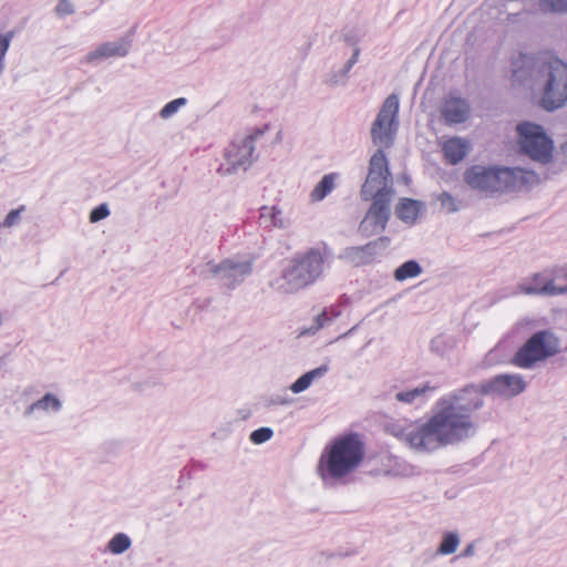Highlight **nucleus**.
Here are the masks:
<instances>
[{"label":"nucleus","mask_w":567,"mask_h":567,"mask_svg":"<svg viewBox=\"0 0 567 567\" xmlns=\"http://www.w3.org/2000/svg\"><path fill=\"white\" fill-rule=\"evenodd\" d=\"M326 371H327V368L321 367V368H317L315 370H311V371L305 373L303 375H301L299 379H297L292 383V385L290 388L291 391L295 393H300V392L305 391L306 389L309 388V385L311 384V382L315 378L321 377Z\"/></svg>","instance_id":"nucleus-22"},{"label":"nucleus","mask_w":567,"mask_h":567,"mask_svg":"<svg viewBox=\"0 0 567 567\" xmlns=\"http://www.w3.org/2000/svg\"><path fill=\"white\" fill-rule=\"evenodd\" d=\"M61 409L62 401L53 393H45L27 406L23 411V416L27 419L40 420L59 413Z\"/></svg>","instance_id":"nucleus-12"},{"label":"nucleus","mask_w":567,"mask_h":567,"mask_svg":"<svg viewBox=\"0 0 567 567\" xmlns=\"http://www.w3.org/2000/svg\"><path fill=\"white\" fill-rule=\"evenodd\" d=\"M110 215V210L106 204H101L95 207L90 214V221L97 223Z\"/></svg>","instance_id":"nucleus-32"},{"label":"nucleus","mask_w":567,"mask_h":567,"mask_svg":"<svg viewBox=\"0 0 567 567\" xmlns=\"http://www.w3.org/2000/svg\"><path fill=\"white\" fill-rule=\"evenodd\" d=\"M126 51L121 45H115L112 43L102 44L95 52L94 56H114V55H124Z\"/></svg>","instance_id":"nucleus-27"},{"label":"nucleus","mask_w":567,"mask_h":567,"mask_svg":"<svg viewBox=\"0 0 567 567\" xmlns=\"http://www.w3.org/2000/svg\"><path fill=\"white\" fill-rule=\"evenodd\" d=\"M551 285L545 288L553 296L567 293V265L550 268Z\"/></svg>","instance_id":"nucleus-19"},{"label":"nucleus","mask_w":567,"mask_h":567,"mask_svg":"<svg viewBox=\"0 0 567 567\" xmlns=\"http://www.w3.org/2000/svg\"><path fill=\"white\" fill-rule=\"evenodd\" d=\"M372 204L359 225V231L363 237H371L382 233L390 219L391 198L386 194L370 197Z\"/></svg>","instance_id":"nucleus-10"},{"label":"nucleus","mask_w":567,"mask_h":567,"mask_svg":"<svg viewBox=\"0 0 567 567\" xmlns=\"http://www.w3.org/2000/svg\"><path fill=\"white\" fill-rule=\"evenodd\" d=\"M264 133L261 130H257L254 134H250L239 141H234L226 150V158L228 163L235 168L243 166L250 161L254 152V141Z\"/></svg>","instance_id":"nucleus-11"},{"label":"nucleus","mask_w":567,"mask_h":567,"mask_svg":"<svg viewBox=\"0 0 567 567\" xmlns=\"http://www.w3.org/2000/svg\"><path fill=\"white\" fill-rule=\"evenodd\" d=\"M442 150L446 162L455 165L466 156L470 144L464 138L451 137L444 142Z\"/></svg>","instance_id":"nucleus-16"},{"label":"nucleus","mask_w":567,"mask_h":567,"mask_svg":"<svg viewBox=\"0 0 567 567\" xmlns=\"http://www.w3.org/2000/svg\"><path fill=\"white\" fill-rule=\"evenodd\" d=\"M470 113L468 103L456 96L446 97L441 109V114L449 124L464 123L470 117Z\"/></svg>","instance_id":"nucleus-13"},{"label":"nucleus","mask_w":567,"mask_h":567,"mask_svg":"<svg viewBox=\"0 0 567 567\" xmlns=\"http://www.w3.org/2000/svg\"><path fill=\"white\" fill-rule=\"evenodd\" d=\"M390 171L388 159L382 150L377 151L370 158L369 173L361 188V197L369 200L373 195L386 194L392 197V189L389 187Z\"/></svg>","instance_id":"nucleus-9"},{"label":"nucleus","mask_w":567,"mask_h":567,"mask_svg":"<svg viewBox=\"0 0 567 567\" xmlns=\"http://www.w3.org/2000/svg\"><path fill=\"white\" fill-rule=\"evenodd\" d=\"M34 391L33 388H27L24 391H23V395L25 396H29L32 394V392Z\"/></svg>","instance_id":"nucleus-36"},{"label":"nucleus","mask_w":567,"mask_h":567,"mask_svg":"<svg viewBox=\"0 0 567 567\" xmlns=\"http://www.w3.org/2000/svg\"><path fill=\"white\" fill-rule=\"evenodd\" d=\"M540 6L546 12H563L567 10V0H540Z\"/></svg>","instance_id":"nucleus-28"},{"label":"nucleus","mask_w":567,"mask_h":567,"mask_svg":"<svg viewBox=\"0 0 567 567\" xmlns=\"http://www.w3.org/2000/svg\"><path fill=\"white\" fill-rule=\"evenodd\" d=\"M440 199H441L442 205L444 207H447L449 212H455L457 209L456 205H455V200L452 195H450L447 193H443L441 195Z\"/></svg>","instance_id":"nucleus-34"},{"label":"nucleus","mask_w":567,"mask_h":567,"mask_svg":"<svg viewBox=\"0 0 567 567\" xmlns=\"http://www.w3.org/2000/svg\"><path fill=\"white\" fill-rule=\"evenodd\" d=\"M329 254L326 246L309 249L293 260L292 266L285 275L286 279L298 288L313 282L321 275L324 260Z\"/></svg>","instance_id":"nucleus-5"},{"label":"nucleus","mask_w":567,"mask_h":567,"mask_svg":"<svg viewBox=\"0 0 567 567\" xmlns=\"http://www.w3.org/2000/svg\"><path fill=\"white\" fill-rule=\"evenodd\" d=\"M327 315L324 312H322L321 315L318 316L317 320L319 322V327H321L323 323L322 321L327 320Z\"/></svg>","instance_id":"nucleus-35"},{"label":"nucleus","mask_w":567,"mask_h":567,"mask_svg":"<svg viewBox=\"0 0 567 567\" xmlns=\"http://www.w3.org/2000/svg\"><path fill=\"white\" fill-rule=\"evenodd\" d=\"M526 383L518 374H499L476 386L466 385L440 398L426 421H396L389 432L416 451L432 452L468 439L475 432L472 414L484 405L485 394L515 396Z\"/></svg>","instance_id":"nucleus-1"},{"label":"nucleus","mask_w":567,"mask_h":567,"mask_svg":"<svg viewBox=\"0 0 567 567\" xmlns=\"http://www.w3.org/2000/svg\"><path fill=\"white\" fill-rule=\"evenodd\" d=\"M251 270L250 262H234L231 260H224L219 265L212 268V272L214 275L219 272H227L230 277H235L237 275L244 276L249 274Z\"/></svg>","instance_id":"nucleus-21"},{"label":"nucleus","mask_w":567,"mask_h":567,"mask_svg":"<svg viewBox=\"0 0 567 567\" xmlns=\"http://www.w3.org/2000/svg\"><path fill=\"white\" fill-rule=\"evenodd\" d=\"M278 214H280V212L276 207L264 206L260 209V223L266 227L281 226V221L277 220Z\"/></svg>","instance_id":"nucleus-24"},{"label":"nucleus","mask_w":567,"mask_h":567,"mask_svg":"<svg viewBox=\"0 0 567 567\" xmlns=\"http://www.w3.org/2000/svg\"><path fill=\"white\" fill-rule=\"evenodd\" d=\"M435 390H437V386L424 383L414 389L398 392L395 394V399L396 401L405 404L423 403Z\"/></svg>","instance_id":"nucleus-17"},{"label":"nucleus","mask_w":567,"mask_h":567,"mask_svg":"<svg viewBox=\"0 0 567 567\" xmlns=\"http://www.w3.org/2000/svg\"><path fill=\"white\" fill-rule=\"evenodd\" d=\"M458 537L454 533H447L439 547L437 553L441 555H450L453 554L458 546Z\"/></svg>","instance_id":"nucleus-25"},{"label":"nucleus","mask_w":567,"mask_h":567,"mask_svg":"<svg viewBox=\"0 0 567 567\" xmlns=\"http://www.w3.org/2000/svg\"><path fill=\"white\" fill-rule=\"evenodd\" d=\"M364 442L358 433L334 437L324 449L318 463L323 480H341L354 472L364 460Z\"/></svg>","instance_id":"nucleus-2"},{"label":"nucleus","mask_w":567,"mask_h":567,"mask_svg":"<svg viewBox=\"0 0 567 567\" xmlns=\"http://www.w3.org/2000/svg\"><path fill=\"white\" fill-rule=\"evenodd\" d=\"M421 212V203L411 198H402L395 207V214L404 223L413 224Z\"/></svg>","instance_id":"nucleus-18"},{"label":"nucleus","mask_w":567,"mask_h":567,"mask_svg":"<svg viewBox=\"0 0 567 567\" xmlns=\"http://www.w3.org/2000/svg\"><path fill=\"white\" fill-rule=\"evenodd\" d=\"M272 430L270 427H260L251 432L250 441L255 444H261L272 437Z\"/></svg>","instance_id":"nucleus-30"},{"label":"nucleus","mask_w":567,"mask_h":567,"mask_svg":"<svg viewBox=\"0 0 567 567\" xmlns=\"http://www.w3.org/2000/svg\"><path fill=\"white\" fill-rule=\"evenodd\" d=\"M422 272V268L414 260H409L398 267L394 271V278L398 281H403L410 278H414Z\"/></svg>","instance_id":"nucleus-23"},{"label":"nucleus","mask_w":567,"mask_h":567,"mask_svg":"<svg viewBox=\"0 0 567 567\" xmlns=\"http://www.w3.org/2000/svg\"><path fill=\"white\" fill-rule=\"evenodd\" d=\"M24 210V206H20L17 209H12L4 218V221L1 224L3 227H13L19 224L21 219V213Z\"/></svg>","instance_id":"nucleus-31"},{"label":"nucleus","mask_w":567,"mask_h":567,"mask_svg":"<svg viewBox=\"0 0 567 567\" xmlns=\"http://www.w3.org/2000/svg\"><path fill=\"white\" fill-rule=\"evenodd\" d=\"M550 268H547L543 271L533 274L529 278L520 282L517 289L520 293L524 295L553 296L551 292H547L545 289L550 287Z\"/></svg>","instance_id":"nucleus-14"},{"label":"nucleus","mask_w":567,"mask_h":567,"mask_svg":"<svg viewBox=\"0 0 567 567\" xmlns=\"http://www.w3.org/2000/svg\"><path fill=\"white\" fill-rule=\"evenodd\" d=\"M399 99L395 94L389 95L371 128V137L375 145L390 147L396 132V117Z\"/></svg>","instance_id":"nucleus-8"},{"label":"nucleus","mask_w":567,"mask_h":567,"mask_svg":"<svg viewBox=\"0 0 567 567\" xmlns=\"http://www.w3.org/2000/svg\"><path fill=\"white\" fill-rule=\"evenodd\" d=\"M560 351L559 339L549 330L535 332L517 350L513 364L522 369H530L538 362L556 355Z\"/></svg>","instance_id":"nucleus-4"},{"label":"nucleus","mask_w":567,"mask_h":567,"mask_svg":"<svg viewBox=\"0 0 567 567\" xmlns=\"http://www.w3.org/2000/svg\"><path fill=\"white\" fill-rule=\"evenodd\" d=\"M388 241V237H380L378 240L370 241L364 246L350 247L344 251V258L354 266L369 264L374 258V248L378 243L386 244Z\"/></svg>","instance_id":"nucleus-15"},{"label":"nucleus","mask_w":567,"mask_h":567,"mask_svg":"<svg viewBox=\"0 0 567 567\" xmlns=\"http://www.w3.org/2000/svg\"><path fill=\"white\" fill-rule=\"evenodd\" d=\"M131 546V540L125 534H116L110 542H109V549L113 554H121L128 549Z\"/></svg>","instance_id":"nucleus-26"},{"label":"nucleus","mask_w":567,"mask_h":567,"mask_svg":"<svg viewBox=\"0 0 567 567\" xmlns=\"http://www.w3.org/2000/svg\"><path fill=\"white\" fill-rule=\"evenodd\" d=\"M339 175L337 173H330L324 175L321 181L315 186L310 194L312 202H320L327 195H329L336 187Z\"/></svg>","instance_id":"nucleus-20"},{"label":"nucleus","mask_w":567,"mask_h":567,"mask_svg":"<svg viewBox=\"0 0 567 567\" xmlns=\"http://www.w3.org/2000/svg\"><path fill=\"white\" fill-rule=\"evenodd\" d=\"M517 132L518 143L525 154L543 163L550 161L553 142L542 126L525 122L517 125Z\"/></svg>","instance_id":"nucleus-7"},{"label":"nucleus","mask_w":567,"mask_h":567,"mask_svg":"<svg viewBox=\"0 0 567 567\" xmlns=\"http://www.w3.org/2000/svg\"><path fill=\"white\" fill-rule=\"evenodd\" d=\"M536 179L537 176L532 171L481 165L467 168L464 174V181L471 188L486 194L520 190Z\"/></svg>","instance_id":"nucleus-3"},{"label":"nucleus","mask_w":567,"mask_h":567,"mask_svg":"<svg viewBox=\"0 0 567 567\" xmlns=\"http://www.w3.org/2000/svg\"><path fill=\"white\" fill-rule=\"evenodd\" d=\"M54 12L58 18H65L71 13V2L69 0H59Z\"/></svg>","instance_id":"nucleus-33"},{"label":"nucleus","mask_w":567,"mask_h":567,"mask_svg":"<svg viewBox=\"0 0 567 567\" xmlns=\"http://www.w3.org/2000/svg\"><path fill=\"white\" fill-rule=\"evenodd\" d=\"M186 104V99L179 97L168 102L159 112L163 118H168L175 114L178 109Z\"/></svg>","instance_id":"nucleus-29"},{"label":"nucleus","mask_w":567,"mask_h":567,"mask_svg":"<svg viewBox=\"0 0 567 567\" xmlns=\"http://www.w3.org/2000/svg\"><path fill=\"white\" fill-rule=\"evenodd\" d=\"M546 81L542 104L546 110H555L567 102V64L553 59L545 65Z\"/></svg>","instance_id":"nucleus-6"}]
</instances>
